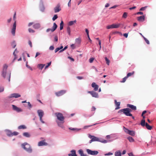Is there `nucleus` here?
Wrapping results in <instances>:
<instances>
[{
    "mask_svg": "<svg viewBox=\"0 0 156 156\" xmlns=\"http://www.w3.org/2000/svg\"><path fill=\"white\" fill-rule=\"evenodd\" d=\"M147 6H146L144 7H143L141 8L140 9V11H144L145 10V9L147 8Z\"/></svg>",
    "mask_w": 156,
    "mask_h": 156,
    "instance_id": "de8ad7c7",
    "label": "nucleus"
},
{
    "mask_svg": "<svg viewBox=\"0 0 156 156\" xmlns=\"http://www.w3.org/2000/svg\"><path fill=\"white\" fill-rule=\"evenodd\" d=\"M115 156H121V153L119 151H116L115 153Z\"/></svg>",
    "mask_w": 156,
    "mask_h": 156,
    "instance_id": "b1692460",
    "label": "nucleus"
},
{
    "mask_svg": "<svg viewBox=\"0 0 156 156\" xmlns=\"http://www.w3.org/2000/svg\"><path fill=\"white\" fill-rule=\"evenodd\" d=\"M92 87L94 88V90L95 91H97L98 90L99 88V86L96 84V83L93 82L91 84Z\"/></svg>",
    "mask_w": 156,
    "mask_h": 156,
    "instance_id": "9b49d317",
    "label": "nucleus"
},
{
    "mask_svg": "<svg viewBox=\"0 0 156 156\" xmlns=\"http://www.w3.org/2000/svg\"><path fill=\"white\" fill-rule=\"evenodd\" d=\"M85 31L87 34V36H88V35H89V31H88V30L87 29H85Z\"/></svg>",
    "mask_w": 156,
    "mask_h": 156,
    "instance_id": "4d7b16f0",
    "label": "nucleus"
},
{
    "mask_svg": "<svg viewBox=\"0 0 156 156\" xmlns=\"http://www.w3.org/2000/svg\"><path fill=\"white\" fill-rule=\"evenodd\" d=\"M26 66L27 68L30 69L31 70H32V69L27 64V63L26 64Z\"/></svg>",
    "mask_w": 156,
    "mask_h": 156,
    "instance_id": "052dcab7",
    "label": "nucleus"
},
{
    "mask_svg": "<svg viewBox=\"0 0 156 156\" xmlns=\"http://www.w3.org/2000/svg\"><path fill=\"white\" fill-rule=\"evenodd\" d=\"M127 16V13L126 12H125L122 16V17L124 18H126Z\"/></svg>",
    "mask_w": 156,
    "mask_h": 156,
    "instance_id": "ea45409f",
    "label": "nucleus"
},
{
    "mask_svg": "<svg viewBox=\"0 0 156 156\" xmlns=\"http://www.w3.org/2000/svg\"><path fill=\"white\" fill-rule=\"evenodd\" d=\"M145 16H142L137 18V20L140 22H143L145 20Z\"/></svg>",
    "mask_w": 156,
    "mask_h": 156,
    "instance_id": "dca6fc26",
    "label": "nucleus"
},
{
    "mask_svg": "<svg viewBox=\"0 0 156 156\" xmlns=\"http://www.w3.org/2000/svg\"><path fill=\"white\" fill-rule=\"evenodd\" d=\"M134 71H133L131 73H129L127 74V76H126L128 78V77L133 75L134 74Z\"/></svg>",
    "mask_w": 156,
    "mask_h": 156,
    "instance_id": "c756f323",
    "label": "nucleus"
},
{
    "mask_svg": "<svg viewBox=\"0 0 156 156\" xmlns=\"http://www.w3.org/2000/svg\"><path fill=\"white\" fill-rule=\"evenodd\" d=\"M77 78L79 80H81L83 79V77L82 76H77Z\"/></svg>",
    "mask_w": 156,
    "mask_h": 156,
    "instance_id": "774afa93",
    "label": "nucleus"
},
{
    "mask_svg": "<svg viewBox=\"0 0 156 156\" xmlns=\"http://www.w3.org/2000/svg\"><path fill=\"white\" fill-rule=\"evenodd\" d=\"M143 37L144 38L146 43L148 44H149L150 43L149 41L144 36H143Z\"/></svg>",
    "mask_w": 156,
    "mask_h": 156,
    "instance_id": "58836bf2",
    "label": "nucleus"
},
{
    "mask_svg": "<svg viewBox=\"0 0 156 156\" xmlns=\"http://www.w3.org/2000/svg\"><path fill=\"white\" fill-rule=\"evenodd\" d=\"M12 46L13 48H14L16 47V44L15 42H13L12 44Z\"/></svg>",
    "mask_w": 156,
    "mask_h": 156,
    "instance_id": "5fc2aeb1",
    "label": "nucleus"
},
{
    "mask_svg": "<svg viewBox=\"0 0 156 156\" xmlns=\"http://www.w3.org/2000/svg\"><path fill=\"white\" fill-rule=\"evenodd\" d=\"M55 115L56 116L57 119L60 121L62 122V123L64 122L65 118L63 115L60 113L57 112L55 113Z\"/></svg>",
    "mask_w": 156,
    "mask_h": 156,
    "instance_id": "20e7f679",
    "label": "nucleus"
},
{
    "mask_svg": "<svg viewBox=\"0 0 156 156\" xmlns=\"http://www.w3.org/2000/svg\"><path fill=\"white\" fill-rule=\"evenodd\" d=\"M100 141L102 143H106L107 142V140H102V141Z\"/></svg>",
    "mask_w": 156,
    "mask_h": 156,
    "instance_id": "69168bd1",
    "label": "nucleus"
},
{
    "mask_svg": "<svg viewBox=\"0 0 156 156\" xmlns=\"http://www.w3.org/2000/svg\"><path fill=\"white\" fill-rule=\"evenodd\" d=\"M118 6L116 5H115L111 8H110V9H115V8Z\"/></svg>",
    "mask_w": 156,
    "mask_h": 156,
    "instance_id": "e2e57ef3",
    "label": "nucleus"
},
{
    "mask_svg": "<svg viewBox=\"0 0 156 156\" xmlns=\"http://www.w3.org/2000/svg\"><path fill=\"white\" fill-rule=\"evenodd\" d=\"M28 44H29L30 45V47L31 48H32V43L29 40L28 41Z\"/></svg>",
    "mask_w": 156,
    "mask_h": 156,
    "instance_id": "864d4df0",
    "label": "nucleus"
},
{
    "mask_svg": "<svg viewBox=\"0 0 156 156\" xmlns=\"http://www.w3.org/2000/svg\"><path fill=\"white\" fill-rule=\"evenodd\" d=\"M37 113L39 116L40 117V119H41V118L43 117L44 113L43 111L41 110H39L37 111Z\"/></svg>",
    "mask_w": 156,
    "mask_h": 156,
    "instance_id": "4468645a",
    "label": "nucleus"
},
{
    "mask_svg": "<svg viewBox=\"0 0 156 156\" xmlns=\"http://www.w3.org/2000/svg\"><path fill=\"white\" fill-rule=\"evenodd\" d=\"M131 110L129 108H126L121 109L118 112H123V113L127 116H132V115L130 113Z\"/></svg>",
    "mask_w": 156,
    "mask_h": 156,
    "instance_id": "f03ea898",
    "label": "nucleus"
},
{
    "mask_svg": "<svg viewBox=\"0 0 156 156\" xmlns=\"http://www.w3.org/2000/svg\"><path fill=\"white\" fill-rule=\"evenodd\" d=\"M22 103H26V104H24V105L25 107H31L32 106L29 102H27L26 101H23L22 102Z\"/></svg>",
    "mask_w": 156,
    "mask_h": 156,
    "instance_id": "f3484780",
    "label": "nucleus"
},
{
    "mask_svg": "<svg viewBox=\"0 0 156 156\" xmlns=\"http://www.w3.org/2000/svg\"><path fill=\"white\" fill-rule=\"evenodd\" d=\"M60 5L58 4L54 8L55 12L56 13L59 12L61 10V9L60 8Z\"/></svg>",
    "mask_w": 156,
    "mask_h": 156,
    "instance_id": "ddd939ff",
    "label": "nucleus"
},
{
    "mask_svg": "<svg viewBox=\"0 0 156 156\" xmlns=\"http://www.w3.org/2000/svg\"><path fill=\"white\" fill-rule=\"evenodd\" d=\"M22 146L23 149L29 153L32 152V149L30 144L27 143H24L22 144Z\"/></svg>",
    "mask_w": 156,
    "mask_h": 156,
    "instance_id": "7ed1b4c3",
    "label": "nucleus"
},
{
    "mask_svg": "<svg viewBox=\"0 0 156 156\" xmlns=\"http://www.w3.org/2000/svg\"><path fill=\"white\" fill-rule=\"evenodd\" d=\"M94 59V58H90L89 59L90 62V63H92L93 62Z\"/></svg>",
    "mask_w": 156,
    "mask_h": 156,
    "instance_id": "8fccbe9b",
    "label": "nucleus"
},
{
    "mask_svg": "<svg viewBox=\"0 0 156 156\" xmlns=\"http://www.w3.org/2000/svg\"><path fill=\"white\" fill-rule=\"evenodd\" d=\"M127 107L129 108H135L136 107L135 106H134L133 105H131L130 104H128L127 105Z\"/></svg>",
    "mask_w": 156,
    "mask_h": 156,
    "instance_id": "79ce46f5",
    "label": "nucleus"
},
{
    "mask_svg": "<svg viewBox=\"0 0 156 156\" xmlns=\"http://www.w3.org/2000/svg\"><path fill=\"white\" fill-rule=\"evenodd\" d=\"M54 47L53 46H51L49 47V49L51 50H54Z\"/></svg>",
    "mask_w": 156,
    "mask_h": 156,
    "instance_id": "6e6d98bb",
    "label": "nucleus"
},
{
    "mask_svg": "<svg viewBox=\"0 0 156 156\" xmlns=\"http://www.w3.org/2000/svg\"><path fill=\"white\" fill-rule=\"evenodd\" d=\"M67 48H68V47L67 46H66L63 49L60 50L59 51V53L61 52H62L64 51V50L66 49Z\"/></svg>",
    "mask_w": 156,
    "mask_h": 156,
    "instance_id": "49530a36",
    "label": "nucleus"
},
{
    "mask_svg": "<svg viewBox=\"0 0 156 156\" xmlns=\"http://www.w3.org/2000/svg\"><path fill=\"white\" fill-rule=\"evenodd\" d=\"M16 29V21H15L14 23L12 28V35L14 36L15 35V30Z\"/></svg>",
    "mask_w": 156,
    "mask_h": 156,
    "instance_id": "f8f14e48",
    "label": "nucleus"
},
{
    "mask_svg": "<svg viewBox=\"0 0 156 156\" xmlns=\"http://www.w3.org/2000/svg\"><path fill=\"white\" fill-rule=\"evenodd\" d=\"M23 136L27 137H29L30 136V134L27 132L24 133L23 134Z\"/></svg>",
    "mask_w": 156,
    "mask_h": 156,
    "instance_id": "cd10ccee",
    "label": "nucleus"
},
{
    "mask_svg": "<svg viewBox=\"0 0 156 156\" xmlns=\"http://www.w3.org/2000/svg\"><path fill=\"white\" fill-rule=\"evenodd\" d=\"M114 102L115 105L117 107H119V106L120 104V102H117V101L116 100H114Z\"/></svg>",
    "mask_w": 156,
    "mask_h": 156,
    "instance_id": "bb28decb",
    "label": "nucleus"
},
{
    "mask_svg": "<svg viewBox=\"0 0 156 156\" xmlns=\"http://www.w3.org/2000/svg\"><path fill=\"white\" fill-rule=\"evenodd\" d=\"M106 28L107 29H111V28H113L112 24L111 25H108V26H107L106 27Z\"/></svg>",
    "mask_w": 156,
    "mask_h": 156,
    "instance_id": "09e8293b",
    "label": "nucleus"
},
{
    "mask_svg": "<svg viewBox=\"0 0 156 156\" xmlns=\"http://www.w3.org/2000/svg\"><path fill=\"white\" fill-rule=\"evenodd\" d=\"M69 129L70 130H73V131H78L79 130H80V129H78L77 128H71L70 127L69 128Z\"/></svg>",
    "mask_w": 156,
    "mask_h": 156,
    "instance_id": "2f4dec72",
    "label": "nucleus"
},
{
    "mask_svg": "<svg viewBox=\"0 0 156 156\" xmlns=\"http://www.w3.org/2000/svg\"><path fill=\"white\" fill-rule=\"evenodd\" d=\"M18 128L19 129H25L26 128V127L25 125H22L19 126Z\"/></svg>",
    "mask_w": 156,
    "mask_h": 156,
    "instance_id": "f704fd0d",
    "label": "nucleus"
},
{
    "mask_svg": "<svg viewBox=\"0 0 156 156\" xmlns=\"http://www.w3.org/2000/svg\"><path fill=\"white\" fill-rule=\"evenodd\" d=\"M48 145V144L45 142L44 140H43L39 142L38 144V145L39 146H46Z\"/></svg>",
    "mask_w": 156,
    "mask_h": 156,
    "instance_id": "9d476101",
    "label": "nucleus"
},
{
    "mask_svg": "<svg viewBox=\"0 0 156 156\" xmlns=\"http://www.w3.org/2000/svg\"><path fill=\"white\" fill-rule=\"evenodd\" d=\"M145 126L148 129L151 130L152 129V127L150 126L147 123H146Z\"/></svg>",
    "mask_w": 156,
    "mask_h": 156,
    "instance_id": "393cba45",
    "label": "nucleus"
},
{
    "mask_svg": "<svg viewBox=\"0 0 156 156\" xmlns=\"http://www.w3.org/2000/svg\"><path fill=\"white\" fill-rule=\"evenodd\" d=\"M40 25L39 23H37L33 25V27L36 29H37L40 28Z\"/></svg>",
    "mask_w": 156,
    "mask_h": 156,
    "instance_id": "aec40b11",
    "label": "nucleus"
},
{
    "mask_svg": "<svg viewBox=\"0 0 156 156\" xmlns=\"http://www.w3.org/2000/svg\"><path fill=\"white\" fill-rule=\"evenodd\" d=\"M88 93L92 95V96L94 97L95 98H98V94L94 91H88Z\"/></svg>",
    "mask_w": 156,
    "mask_h": 156,
    "instance_id": "1a4fd4ad",
    "label": "nucleus"
},
{
    "mask_svg": "<svg viewBox=\"0 0 156 156\" xmlns=\"http://www.w3.org/2000/svg\"><path fill=\"white\" fill-rule=\"evenodd\" d=\"M4 90V87H0V93L3 92Z\"/></svg>",
    "mask_w": 156,
    "mask_h": 156,
    "instance_id": "3c124183",
    "label": "nucleus"
},
{
    "mask_svg": "<svg viewBox=\"0 0 156 156\" xmlns=\"http://www.w3.org/2000/svg\"><path fill=\"white\" fill-rule=\"evenodd\" d=\"M58 18V16L57 15H55L52 18V20L53 21L55 20Z\"/></svg>",
    "mask_w": 156,
    "mask_h": 156,
    "instance_id": "c03bdc74",
    "label": "nucleus"
},
{
    "mask_svg": "<svg viewBox=\"0 0 156 156\" xmlns=\"http://www.w3.org/2000/svg\"><path fill=\"white\" fill-rule=\"evenodd\" d=\"M113 154V153L111 152H109L105 154V155H110Z\"/></svg>",
    "mask_w": 156,
    "mask_h": 156,
    "instance_id": "680f3d73",
    "label": "nucleus"
},
{
    "mask_svg": "<svg viewBox=\"0 0 156 156\" xmlns=\"http://www.w3.org/2000/svg\"><path fill=\"white\" fill-rule=\"evenodd\" d=\"M78 152L79 154H80V156H88L86 154H84L83 153V152L82 149H80L78 151Z\"/></svg>",
    "mask_w": 156,
    "mask_h": 156,
    "instance_id": "6ab92c4d",
    "label": "nucleus"
},
{
    "mask_svg": "<svg viewBox=\"0 0 156 156\" xmlns=\"http://www.w3.org/2000/svg\"><path fill=\"white\" fill-rule=\"evenodd\" d=\"M86 151L87 152L88 154H90L92 155H96L98 153V152L97 151H93L89 149H87Z\"/></svg>",
    "mask_w": 156,
    "mask_h": 156,
    "instance_id": "0eeeda50",
    "label": "nucleus"
},
{
    "mask_svg": "<svg viewBox=\"0 0 156 156\" xmlns=\"http://www.w3.org/2000/svg\"><path fill=\"white\" fill-rule=\"evenodd\" d=\"M125 131L132 136H134L135 135V133L134 131L129 130L128 129L126 128L125 129Z\"/></svg>",
    "mask_w": 156,
    "mask_h": 156,
    "instance_id": "6e6552de",
    "label": "nucleus"
},
{
    "mask_svg": "<svg viewBox=\"0 0 156 156\" xmlns=\"http://www.w3.org/2000/svg\"><path fill=\"white\" fill-rule=\"evenodd\" d=\"M8 66L6 64H5L3 65L2 75L4 78H5L6 77V76H7L8 78H9V81H10V73H9L6 75V70L8 68Z\"/></svg>",
    "mask_w": 156,
    "mask_h": 156,
    "instance_id": "f257e3e1",
    "label": "nucleus"
},
{
    "mask_svg": "<svg viewBox=\"0 0 156 156\" xmlns=\"http://www.w3.org/2000/svg\"><path fill=\"white\" fill-rule=\"evenodd\" d=\"M44 66V65H43L42 64H39L38 65V67L39 69H42L43 68Z\"/></svg>",
    "mask_w": 156,
    "mask_h": 156,
    "instance_id": "c9c22d12",
    "label": "nucleus"
},
{
    "mask_svg": "<svg viewBox=\"0 0 156 156\" xmlns=\"http://www.w3.org/2000/svg\"><path fill=\"white\" fill-rule=\"evenodd\" d=\"M13 110L14 111H16L17 112H22V110L20 108H12Z\"/></svg>",
    "mask_w": 156,
    "mask_h": 156,
    "instance_id": "5701e85b",
    "label": "nucleus"
},
{
    "mask_svg": "<svg viewBox=\"0 0 156 156\" xmlns=\"http://www.w3.org/2000/svg\"><path fill=\"white\" fill-rule=\"evenodd\" d=\"M51 62L48 63V65L46 66L45 67V69H46L47 68H48L51 65Z\"/></svg>",
    "mask_w": 156,
    "mask_h": 156,
    "instance_id": "603ef678",
    "label": "nucleus"
},
{
    "mask_svg": "<svg viewBox=\"0 0 156 156\" xmlns=\"http://www.w3.org/2000/svg\"><path fill=\"white\" fill-rule=\"evenodd\" d=\"M105 60L106 63L108 65H109V63H110L109 60L106 57H105Z\"/></svg>",
    "mask_w": 156,
    "mask_h": 156,
    "instance_id": "4c0bfd02",
    "label": "nucleus"
},
{
    "mask_svg": "<svg viewBox=\"0 0 156 156\" xmlns=\"http://www.w3.org/2000/svg\"><path fill=\"white\" fill-rule=\"evenodd\" d=\"M20 95L19 94L17 93H13L11 94L9 96L10 98H17L18 97H20Z\"/></svg>",
    "mask_w": 156,
    "mask_h": 156,
    "instance_id": "2eb2a0df",
    "label": "nucleus"
},
{
    "mask_svg": "<svg viewBox=\"0 0 156 156\" xmlns=\"http://www.w3.org/2000/svg\"><path fill=\"white\" fill-rule=\"evenodd\" d=\"M76 20H75L74 21H70L69 22L68 25L69 26H72L74 24V23H76Z\"/></svg>",
    "mask_w": 156,
    "mask_h": 156,
    "instance_id": "a878e982",
    "label": "nucleus"
},
{
    "mask_svg": "<svg viewBox=\"0 0 156 156\" xmlns=\"http://www.w3.org/2000/svg\"><path fill=\"white\" fill-rule=\"evenodd\" d=\"M6 132L7 135L9 136L17 135L19 134V133L15 131L12 133L11 131L9 130H6Z\"/></svg>",
    "mask_w": 156,
    "mask_h": 156,
    "instance_id": "39448f33",
    "label": "nucleus"
},
{
    "mask_svg": "<svg viewBox=\"0 0 156 156\" xmlns=\"http://www.w3.org/2000/svg\"><path fill=\"white\" fill-rule=\"evenodd\" d=\"M66 92V90H61L55 93V95L57 97H59L63 95Z\"/></svg>",
    "mask_w": 156,
    "mask_h": 156,
    "instance_id": "423d86ee",
    "label": "nucleus"
},
{
    "mask_svg": "<svg viewBox=\"0 0 156 156\" xmlns=\"http://www.w3.org/2000/svg\"><path fill=\"white\" fill-rule=\"evenodd\" d=\"M92 139L94 141H100L99 139L98 138L95 136H94V137H93Z\"/></svg>",
    "mask_w": 156,
    "mask_h": 156,
    "instance_id": "72a5a7b5",
    "label": "nucleus"
},
{
    "mask_svg": "<svg viewBox=\"0 0 156 156\" xmlns=\"http://www.w3.org/2000/svg\"><path fill=\"white\" fill-rule=\"evenodd\" d=\"M140 124L143 126H145L146 123L145 119H143L141 120Z\"/></svg>",
    "mask_w": 156,
    "mask_h": 156,
    "instance_id": "c85d7f7f",
    "label": "nucleus"
},
{
    "mask_svg": "<svg viewBox=\"0 0 156 156\" xmlns=\"http://www.w3.org/2000/svg\"><path fill=\"white\" fill-rule=\"evenodd\" d=\"M40 55V53L39 52H37L36 53V55L35 56V58H36L37 56Z\"/></svg>",
    "mask_w": 156,
    "mask_h": 156,
    "instance_id": "338daca9",
    "label": "nucleus"
},
{
    "mask_svg": "<svg viewBox=\"0 0 156 156\" xmlns=\"http://www.w3.org/2000/svg\"><path fill=\"white\" fill-rule=\"evenodd\" d=\"M127 78V77L126 76H125V77L123 78L122 80V81H121L120 82L121 83H124L126 80Z\"/></svg>",
    "mask_w": 156,
    "mask_h": 156,
    "instance_id": "37998d69",
    "label": "nucleus"
},
{
    "mask_svg": "<svg viewBox=\"0 0 156 156\" xmlns=\"http://www.w3.org/2000/svg\"><path fill=\"white\" fill-rule=\"evenodd\" d=\"M57 26L56 23H54L52 28V32L54 31L57 28Z\"/></svg>",
    "mask_w": 156,
    "mask_h": 156,
    "instance_id": "4be33fe9",
    "label": "nucleus"
},
{
    "mask_svg": "<svg viewBox=\"0 0 156 156\" xmlns=\"http://www.w3.org/2000/svg\"><path fill=\"white\" fill-rule=\"evenodd\" d=\"M28 31L30 33H34L35 32L34 30L31 28H29Z\"/></svg>",
    "mask_w": 156,
    "mask_h": 156,
    "instance_id": "a18cd8bd",
    "label": "nucleus"
},
{
    "mask_svg": "<svg viewBox=\"0 0 156 156\" xmlns=\"http://www.w3.org/2000/svg\"><path fill=\"white\" fill-rule=\"evenodd\" d=\"M67 31L68 33L69 34V35H70V34L71 31H70V28L69 27H67Z\"/></svg>",
    "mask_w": 156,
    "mask_h": 156,
    "instance_id": "a19ab883",
    "label": "nucleus"
},
{
    "mask_svg": "<svg viewBox=\"0 0 156 156\" xmlns=\"http://www.w3.org/2000/svg\"><path fill=\"white\" fill-rule=\"evenodd\" d=\"M120 25V24H112L113 28H119Z\"/></svg>",
    "mask_w": 156,
    "mask_h": 156,
    "instance_id": "412c9836",
    "label": "nucleus"
},
{
    "mask_svg": "<svg viewBox=\"0 0 156 156\" xmlns=\"http://www.w3.org/2000/svg\"><path fill=\"white\" fill-rule=\"evenodd\" d=\"M54 40L55 41H58V38L57 36H55L54 37Z\"/></svg>",
    "mask_w": 156,
    "mask_h": 156,
    "instance_id": "bf43d9fd",
    "label": "nucleus"
},
{
    "mask_svg": "<svg viewBox=\"0 0 156 156\" xmlns=\"http://www.w3.org/2000/svg\"><path fill=\"white\" fill-rule=\"evenodd\" d=\"M57 122L58 124V125L60 127H61L62 128H63V126L62 124V122H60L57 121Z\"/></svg>",
    "mask_w": 156,
    "mask_h": 156,
    "instance_id": "e433bc0d",
    "label": "nucleus"
},
{
    "mask_svg": "<svg viewBox=\"0 0 156 156\" xmlns=\"http://www.w3.org/2000/svg\"><path fill=\"white\" fill-rule=\"evenodd\" d=\"M16 12H15L14 14V16H13V19L15 21H16L15 20H16Z\"/></svg>",
    "mask_w": 156,
    "mask_h": 156,
    "instance_id": "13d9d810",
    "label": "nucleus"
},
{
    "mask_svg": "<svg viewBox=\"0 0 156 156\" xmlns=\"http://www.w3.org/2000/svg\"><path fill=\"white\" fill-rule=\"evenodd\" d=\"M127 138L130 142H133L134 141V139L132 137L129 136Z\"/></svg>",
    "mask_w": 156,
    "mask_h": 156,
    "instance_id": "7c9ffc66",
    "label": "nucleus"
},
{
    "mask_svg": "<svg viewBox=\"0 0 156 156\" xmlns=\"http://www.w3.org/2000/svg\"><path fill=\"white\" fill-rule=\"evenodd\" d=\"M71 153L69 154V156H77L76 154L75 150H73L71 151Z\"/></svg>",
    "mask_w": 156,
    "mask_h": 156,
    "instance_id": "a211bd4d",
    "label": "nucleus"
},
{
    "mask_svg": "<svg viewBox=\"0 0 156 156\" xmlns=\"http://www.w3.org/2000/svg\"><path fill=\"white\" fill-rule=\"evenodd\" d=\"M63 21L62 20L60 23V30H61L63 29Z\"/></svg>",
    "mask_w": 156,
    "mask_h": 156,
    "instance_id": "473e14b6",
    "label": "nucleus"
},
{
    "mask_svg": "<svg viewBox=\"0 0 156 156\" xmlns=\"http://www.w3.org/2000/svg\"><path fill=\"white\" fill-rule=\"evenodd\" d=\"M60 50V49L59 48H56L55 50V52H57L59 50Z\"/></svg>",
    "mask_w": 156,
    "mask_h": 156,
    "instance_id": "0e129e2a",
    "label": "nucleus"
}]
</instances>
